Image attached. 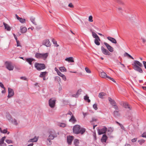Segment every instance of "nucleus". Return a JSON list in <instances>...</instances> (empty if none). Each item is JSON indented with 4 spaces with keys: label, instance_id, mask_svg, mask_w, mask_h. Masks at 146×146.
I'll return each instance as SVG.
<instances>
[{
    "label": "nucleus",
    "instance_id": "f03ea898",
    "mask_svg": "<svg viewBox=\"0 0 146 146\" xmlns=\"http://www.w3.org/2000/svg\"><path fill=\"white\" fill-rule=\"evenodd\" d=\"M48 53H36L35 55V57L38 59L42 58L45 60L47 58L48 56Z\"/></svg>",
    "mask_w": 146,
    "mask_h": 146
},
{
    "label": "nucleus",
    "instance_id": "c756f323",
    "mask_svg": "<svg viewBox=\"0 0 146 146\" xmlns=\"http://www.w3.org/2000/svg\"><path fill=\"white\" fill-rule=\"evenodd\" d=\"M123 105L125 108H128L129 110L131 109V108L129 106V104L127 103H125Z\"/></svg>",
    "mask_w": 146,
    "mask_h": 146
},
{
    "label": "nucleus",
    "instance_id": "dca6fc26",
    "mask_svg": "<svg viewBox=\"0 0 146 146\" xmlns=\"http://www.w3.org/2000/svg\"><path fill=\"white\" fill-rule=\"evenodd\" d=\"M16 16L17 19L19 21L22 23H25V19H22L21 18L19 17L17 15H16Z\"/></svg>",
    "mask_w": 146,
    "mask_h": 146
},
{
    "label": "nucleus",
    "instance_id": "6ab92c4d",
    "mask_svg": "<svg viewBox=\"0 0 146 146\" xmlns=\"http://www.w3.org/2000/svg\"><path fill=\"white\" fill-rule=\"evenodd\" d=\"M107 138L108 137L105 134L103 135L101 139V141L102 142H106Z\"/></svg>",
    "mask_w": 146,
    "mask_h": 146
},
{
    "label": "nucleus",
    "instance_id": "a18cd8bd",
    "mask_svg": "<svg viewBox=\"0 0 146 146\" xmlns=\"http://www.w3.org/2000/svg\"><path fill=\"white\" fill-rule=\"evenodd\" d=\"M50 139H47V145H50L52 144L51 141H50Z\"/></svg>",
    "mask_w": 146,
    "mask_h": 146
},
{
    "label": "nucleus",
    "instance_id": "bb28decb",
    "mask_svg": "<svg viewBox=\"0 0 146 146\" xmlns=\"http://www.w3.org/2000/svg\"><path fill=\"white\" fill-rule=\"evenodd\" d=\"M34 59L33 58H28L26 59V60L28 62L30 65L32 64V62L34 60Z\"/></svg>",
    "mask_w": 146,
    "mask_h": 146
},
{
    "label": "nucleus",
    "instance_id": "864d4df0",
    "mask_svg": "<svg viewBox=\"0 0 146 146\" xmlns=\"http://www.w3.org/2000/svg\"><path fill=\"white\" fill-rule=\"evenodd\" d=\"M20 78L22 80H27V78H26L25 77H21Z\"/></svg>",
    "mask_w": 146,
    "mask_h": 146
},
{
    "label": "nucleus",
    "instance_id": "f704fd0d",
    "mask_svg": "<svg viewBox=\"0 0 146 146\" xmlns=\"http://www.w3.org/2000/svg\"><path fill=\"white\" fill-rule=\"evenodd\" d=\"M7 117L8 120L10 121H11L13 119L12 116L9 114H7Z\"/></svg>",
    "mask_w": 146,
    "mask_h": 146
},
{
    "label": "nucleus",
    "instance_id": "473e14b6",
    "mask_svg": "<svg viewBox=\"0 0 146 146\" xmlns=\"http://www.w3.org/2000/svg\"><path fill=\"white\" fill-rule=\"evenodd\" d=\"M55 80L59 84H60L61 82V79L59 77L56 76L55 78Z\"/></svg>",
    "mask_w": 146,
    "mask_h": 146
},
{
    "label": "nucleus",
    "instance_id": "49530a36",
    "mask_svg": "<svg viewBox=\"0 0 146 146\" xmlns=\"http://www.w3.org/2000/svg\"><path fill=\"white\" fill-rule=\"evenodd\" d=\"M93 108L96 110L98 109L97 105L96 104H94L93 105Z\"/></svg>",
    "mask_w": 146,
    "mask_h": 146
},
{
    "label": "nucleus",
    "instance_id": "9b49d317",
    "mask_svg": "<svg viewBox=\"0 0 146 146\" xmlns=\"http://www.w3.org/2000/svg\"><path fill=\"white\" fill-rule=\"evenodd\" d=\"M42 44L45 45L47 47L50 46L51 43L49 40L47 39L44 40L42 42Z\"/></svg>",
    "mask_w": 146,
    "mask_h": 146
},
{
    "label": "nucleus",
    "instance_id": "0e129e2a",
    "mask_svg": "<svg viewBox=\"0 0 146 146\" xmlns=\"http://www.w3.org/2000/svg\"><path fill=\"white\" fill-rule=\"evenodd\" d=\"M97 120V119H96L95 118H92V120L91 121V122H93V121H96Z\"/></svg>",
    "mask_w": 146,
    "mask_h": 146
},
{
    "label": "nucleus",
    "instance_id": "052dcab7",
    "mask_svg": "<svg viewBox=\"0 0 146 146\" xmlns=\"http://www.w3.org/2000/svg\"><path fill=\"white\" fill-rule=\"evenodd\" d=\"M143 62L145 68L146 69V62L143 61Z\"/></svg>",
    "mask_w": 146,
    "mask_h": 146
},
{
    "label": "nucleus",
    "instance_id": "39448f33",
    "mask_svg": "<svg viewBox=\"0 0 146 146\" xmlns=\"http://www.w3.org/2000/svg\"><path fill=\"white\" fill-rule=\"evenodd\" d=\"M56 99L54 98H50L48 100V104L51 108H54L55 106Z\"/></svg>",
    "mask_w": 146,
    "mask_h": 146
},
{
    "label": "nucleus",
    "instance_id": "4be33fe9",
    "mask_svg": "<svg viewBox=\"0 0 146 146\" xmlns=\"http://www.w3.org/2000/svg\"><path fill=\"white\" fill-rule=\"evenodd\" d=\"M108 100L109 101L110 104L112 105L113 106L116 104V103L115 101L113 100L111 98H108Z\"/></svg>",
    "mask_w": 146,
    "mask_h": 146
},
{
    "label": "nucleus",
    "instance_id": "ddd939ff",
    "mask_svg": "<svg viewBox=\"0 0 146 146\" xmlns=\"http://www.w3.org/2000/svg\"><path fill=\"white\" fill-rule=\"evenodd\" d=\"M49 134H51L53 135L54 137H57V135H58V132H56L54 130H51L49 131Z\"/></svg>",
    "mask_w": 146,
    "mask_h": 146
},
{
    "label": "nucleus",
    "instance_id": "ea45409f",
    "mask_svg": "<svg viewBox=\"0 0 146 146\" xmlns=\"http://www.w3.org/2000/svg\"><path fill=\"white\" fill-rule=\"evenodd\" d=\"M138 142L139 143V144L141 145L143 143H144L145 142V140L143 139H141L139 140L138 141Z\"/></svg>",
    "mask_w": 146,
    "mask_h": 146
},
{
    "label": "nucleus",
    "instance_id": "58836bf2",
    "mask_svg": "<svg viewBox=\"0 0 146 146\" xmlns=\"http://www.w3.org/2000/svg\"><path fill=\"white\" fill-rule=\"evenodd\" d=\"M52 42L55 45V46L56 47H58L59 46V45L57 44V41L55 40L54 39H53L52 40Z\"/></svg>",
    "mask_w": 146,
    "mask_h": 146
},
{
    "label": "nucleus",
    "instance_id": "423d86ee",
    "mask_svg": "<svg viewBox=\"0 0 146 146\" xmlns=\"http://www.w3.org/2000/svg\"><path fill=\"white\" fill-rule=\"evenodd\" d=\"M100 76L102 78H106L112 80L114 82H116L115 80L113 78H111L109 76H108L106 73L104 72H101L100 74Z\"/></svg>",
    "mask_w": 146,
    "mask_h": 146
},
{
    "label": "nucleus",
    "instance_id": "f3484780",
    "mask_svg": "<svg viewBox=\"0 0 146 146\" xmlns=\"http://www.w3.org/2000/svg\"><path fill=\"white\" fill-rule=\"evenodd\" d=\"M69 121L73 123H74L77 121L76 119L73 115H72L71 118L69 119Z\"/></svg>",
    "mask_w": 146,
    "mask_h": 146
},
{
    "label": "nucleus",
    "instance_id": "13d9d810",
    "mask_svg": "<svg viewBox=\"0 0 146 146\" xmlns=\"http://www.w3.org/2000/svg\"><path fill=\"white\" fill-rule=\"evenodd\" d=\"M4 141L3 139H0V145H1L2 143H4Z\"/></svg>",
    "mask_w": 146,
    "mask_h": 146
},
{
    "label": "nucleus",
    "instance_id": "79ce46f5",
    "mask_svg": "<svg viewBox=\"0 0 146 146\" xmlns=\"http://www.w3.org/2000/svg\"><path fill=\"white\" fill-rule=\"evenodd\" d=\"M54 137H54V136L52 135V134H50L48 136V139H50L51 140H52L54 139Z\"/></svg>",
    "mask_w": 146,
    "mask_h": 146
},
{
    "label": "nucleus",
    "instance_id": "9d476101",
    "mask_svg": "<svg viewBox=\"0 0 146 146\" xmlns=\"http://www.w3.org/2000/svg\"><path fill=\"white\" fill-rule=\"evenodd\" d=\"M104 44L109 51L111 52H112L113 51V48L108 44L106 42H104Z\"/></svg>",
    "mask_w": 146,
    "mask_h": 146
},
{
    "label": "nucleus",
    "instance_id": "20e7f679",
    "mask_svg": "<svg viewBox=\"0 0 146 146\" xmlns=\"http://www.w3.org/2000/svg\"><path fill=\"white\" fill-rule=\"evenodd\" d=\"M35 68L38 70L44 69L46 66L44 64L36 63L35 64Z\"/></svg>",
    "mask_w": 146,
    "mask_h": 146
},
{
    "label": "nucleus",
    "instance_id": "338daca9",
    "mask_svg": "<svg viewBox=\"0 0 146 146\" xmlns=\"http://www.w3.org/2000/svg\"><path fill=\"white\" fill-rule=\"evenodd\" d=\"M118 111H114V114L115 115H117Z\"/></svg>",
    "mask_w": 146,
    "mask_h": 146
},
{
    "label": "nucleus",
    "instance_id": "f8f14e48",
    "mask_svg": "<svg viewBox=\"0 0 146 146\" xmlns=\"http://www.w3.org/2000/svg\"><path fill=\"white\" fill-rule=\"evenodd\" d=\"M14 91L13 90L10 88H8V97L9 98L11 97L14 95Z\"/></svg>",
    "mask_w": 146,
    "mask_h": 146
},
{
    "label": "nucleus",
    "instance_id": "72a5a7b5",
    "mask_svg": "<svg viewBox=\"0 0 146 146\" xmlns=\"http://www.w3.org/2000/svg\"><path fill=\"white\" fill-rule=\"evenodd\" d=\"M31 21L35 25H36V23L35 21V18L33 17H31L30 18Z\"/></svg>",
    "mask_w": 146,
    "mask_h": 146
},
{
    "label": "nucleus",
    "instance_id": "603ef678",
    "mask_svg": "<svg viewBox=\"0 0 146 146\" xmlns=\"http://www.w3.org/2000/svg\"><path fill=\"white\" fill-rule=\"evenodd\" d=\"M68 7H71V8H73L74 7L72 3H70L68 5Z\"/></svg>",
    "mask_w": 146,
    "mask_h": 146
},
{
    "label": "nucleus",
    "instance_id": "69168bd1",
    "mask_svg": "<svg viewBox=\"0 0 146 146\" xmlns=\"http://www.w3.org/2000/svg\"><path fill=\"white\" fill-rule=\"evenodd\" d=\"M119 125L121 127V128L123 129H124V128L123 126L121 124H119Z\"/></svg>",
    "mask_w": 146,
    "mask_h": 146
},
{
    "label": "nucleus",
    "instance_id": "c85d7f7f",
    "mask_svg": "<svg viewBox=\"0 0 146 146\" xmlns=\"http://www.w3.org/2000/svg\"><path fill=\"white\" fill-rule=\"evenodd\" d=\"M0 131L1 133H7L8 134H9V132H8L7 129H4L3 130H2L1 128L0 127Z\"/></svg>",
    "mask_w": 146,
    "mask_h": 146
},
{
    "label": "nucleus",
    "instance_id": "393cba45",
    "mask_svg": "<svg viewBox=\"0 0 146 146\" xmlns=\"http://www.w3.org/2000/svg\"><path fill=\"white\" fill-rule=\"evenodd\" d=\"M106 95V94L104 92H101L99 93L98 97L101 98H103Z\"/></svg>",
    "mask_w": 146,
    "mask_h": 146
},
{
    "label": "nucleus",
    "instance_id": "f257e3e1",
    "mask_svg": "<svg viewBox=\"0 0 146 146\" xmlns=\"http://www.w3.org/2000/svg\"><path fill=\"white\" fill-rule=\"evenodd\" d=\"M133 66V68L135 70L138 71L140 73L143 72L142 69L140 68L142 66V64L137 60H134L133 63L132 64Z\"/></svg>",
    "mask_w": 146,
    "mask_h": 146
},
{
    "label": "nucleus",
    "instance_id": "bf43d9fd",
    "mask_svg": "<svg viewBox=\"0 0 146 146\" xmlns=\"http://www.w3.org/2000/svg\"><path fill=\"white\" fill-rule=\"evenodd\" d=\"M113 106V108H115V109L116 110H118V108L117 107V106H116V104H115Z\"/></svg>",
    "mask_w": 146,
    "mask_h": 146
},
{
    "label": "nucleus",
    "instance_id": "c9c22d12",
    "mask_svg": "<svg viewBox=\"0 0 146 146\" xmlns=\"http://www.w3.org/2000/svg\"><path fill=\"white\" fill-rule=\"evenodd\" d=\"M59 70L62 72H65L66 71V69L64 67H60Z\"/></svg>",
    "mask_w": 146,
    "mask_h": 146
},
{
    "label": "nucleus",
    "instance_id": "e433bc0d",
    "mask_svg": "<svg viewBox=\"0 0 146 146\" xmlns=\"http://www.w3.org/2000/svg\"><path fill=\"white\" fill-rule=\"evenodd\" d=\"M58 125L60 127H64L66 126V124L64 123H59L58 124Z\"/></svg>",
    "mask_w": 146,
    "mask_h": 146
},
{
    "label": "nucleus",
    "instance_id": "4c0bfd02",
    "mask_svg": "<svg viewBox=\"0 0 146 146\" xmlns=\"http://www.w3.org/2000/svg\"><path fill=\"white\" fill-rule=\"evenodd\" d=\"M124 56H127L132 59H134L130 55H129V54H128L127 52H125L124 54Z\"/></svg>",
    "mask_w": 146,
    "mask_h": 146
},
{
    "label": "nucleus",
    "instance_id": "0eeeda50",
    "mask_svg": "<svg viewBox=\"0 0 146 146\" xmlns=\"http://www.w3.org/2000/svg\"><path fill=\"white\" fill-rule=\"evenodd\" d=\"M6 68L9 70H12L14 69V66L12 65L11 62H6L5 63Z\"/></svg>",
    "mask_w": 146,
    "mask_h": 146
},
{
    "label": "nucleus",
    "instance_id": "09e8293b",
    "mask_svg": "<svg viewBox=\"0 0 146 146\" xmlns=\"http://www.w3.org/2000/svg\"><path fill=\"white\" fill-rule=\"evenodd\" d=\"M6 142L8 143H12V141L11 140L7 139L6 140Z\"/></svg>",
    "mask_w": 146,
    "mask_h": 146
},
{
    "label": "nucleus",
    "instance_id": "8fccbe9b",
    "mask_svg": "<svg viewBox=\"0 0 146 146\" xmlns=\"http://www.w3.org/2000/svg\"><path fill=\"white\" fill-rule=\"evenodd\" d=\"M63 80H64V81H66V76L64 75L62 77Z\"/></svg>",
    "mask_w": 146,
    "mask_h": 146
},
{
    "label": "nucleus",
    "instance_id": "5701e85b",
    "mask_svg": "<svg viewBox=\"0 0 146 146\" xmlns=\"http://www.w3.org/2000/svg\"><path fill=\"white\" fill-rule=\"evenodd\" d=\"M65 60L69 62H74V60L72 57H69L66 58Z\"/></svg>",
    "mask_w": 146,
    "mask_h": 146
},
{
    "label": "nucleus",
    "instance_id": "7ed1b4c3",
    "mask_svg": "<svg viewBox=\"0 0 146 146\" xmlns=\"http://www.w3.org/2000/svg\"><path fill=\"white\" fill-rule=\"evenodd\" d=\"M73 130L74 133L78 134L81 133L82 134V130L81 129L80 126L78 125H76L74 126L73 127Z\"/></svg>",
    "mask_w": 146,
    "mask_h": 146
},
{
    "label": "nucleus",
    "instance_id": "c03bdc74",
    "mask_svg": "<svg viewBox=\"0 0 146 146\" xmlns=\"http://www.w3.org/2000/svg\"><path fill=\"white\" fill-rule=\"evenodd\" d=\"M85 70L87 73H91V71L87 67H86L85 68Z\"/></svg>",
    "mask_w": 146,
    "mask_h": 146
},
{
    "label": "nucleus",
    "instance_id": "b1692460",
    "mask_svg": "<svg viewBox=\"0 0 146 146\" xmlns=\"http://www.w3.org/2000/svg\"><path fill=\"white\" fill-rule=\"evenodd\" d=\"M38 138L36 137H35L34 138L29 139L28 141V142H36L38 141Z\"/></svg>",
    "mask_w": 146,
    "mask_h": 146
},
{
    "label": "nucleus",
    "instance_id": "5fc2aeb1",
    "mask_svg": "<svg viewBox=\"0 0 146 146\" xmlns=\"http://www.w3.org/2000/svg\"><path fill=\"white\" fill-rule=\"evenodd\" d=\"M0 86L1 88H3L4 89H5V88L4 87L3 84L1 82H0Z\"/></svg>",
    "mask_w": 146,
    "mask_h": 146
},
{
    "label": "nucleus",
    "instance_id": "a878e982",
    "mask_svg": "<svg viewBox=\"0 0 146 146\" xmlns=\"http://www.w3.org/2000/svg\"><path fill=\"white\" fill-rule=\"evenodd\" d=\"M47 74V72H41L40 73L39 77H46Z\"/></svg>",
    "mask_w": 146,
    "mask_h": 146
},
{
    "label": "nucleus",
    "instance_id": "2eb2a0df",
    "mask_svg": "<svg viewBox=\"0 0 146 146\" xmlns=\"http://www.w3.org/2000/svg\"><path fill=\"white\" fill-rule=\"evenodd\" d=\"M107 38L108 40L110 41L111 42L115 44L117 43L116 40L114 38L110 36H108L107 37Z\"/></svg>",
    "mask_w": 146,
    "mask_h": 146
},
{
    "label": "nucleus",
    "instance_id": "2f4dec72",
    "mask_svg": "<svg viewBox=\"0 0 146 146\" xmlns=\"http://www.w3.org/2000/svg\"><path fill=\"white\" fill-rule=\"evenodd\" d=\"M11 122L14 124L17 125L18 124L17 120L15 119H13L11 121Z\"/></svg>",
    "mask_w": 146,
    "mask_h": 146
},
{
    "label": "nucleus",
    "instance_id": "774afa93",
    "mask_svg": "<svg viewBox=\"0 0 146 146\" xmlns=\"http://www.w3.org/2000/svg\"><path fill=\"white\" fill-rule=\"evenodd\" d=\"M6 143H2L1 146H6Z\"/></svg>",
    "mask_w": 146,
    "mask_h": 146
},
{
    "label": "nucleus",
    "instance_id": "6e6d98bb",
    "mask_svg": "<svg viewBox=\"0 0 146 146\" xmlns=\"http://www.w3.org/2000/svg\"><path fill=\"white\" fill-rule=\"evenodd\" d=\"M83 114L84 117H85L88 114V112L84 113Z\"/></svg>",
    "mask_w": 146,
    "mask_h": 146
},
{
    "label": "nucleus",
    "instance_id": "cd10ccee",
    "mask_svg": "<svg viewBox=\"0 0 146 146\" xmlns=\"http://www.w3.org/2000/svg\"><path fill=\"white\" fill-rule=\"evenodd\" d=\"M84 100L86 101V102H87L88 103H90V100L89 99V97L88 96V95H86L84 97Z\"/></svg>",
    "mask_w": 146,
    "mask_h": 146
},
{
    "label": "nucleus",
    "instance_id": "37998d69",
    "mask_svg": "<svg viewBox=\"0 0 146 146\" xmlns=\"http://www.w3.org/2000/svg\"><path fill=\"white\" fill-rule=\"evenodd\" d=\"M88 21L90 22H93V17L92 15H90L89 16L88 18Z\"/></svg>",
    "mask_w": 146,
    "mask_h": 146
},
{
    "label": "nucleus",
    "instance_id": "a211bd4d",
    "mask_svg": "<svg viewBox=\"0 0 146 146\" xmlns=\"http://www.w3.org/2000/svg\"><path fill=\"white\" fill-rule=\"evenodd\" d=\"M21 32L22 33H25L27 31V28L25 27L21 26L20 27Z\"/></svg>",
    "mask_w": 146,
    "mask_h": 146
},
{
    "label": "nucleus",
    "instance_id": "4468645a",
    "mask_svg": "<svg viewBox=\"0 0 146 146\" xmlns=\"http://www.w3.org/2000/svg\"><path fill=\"white\" fill-rule=\"evenodd\" d=\"M74 139V137L73 136H69L67 137V141L69 144L70 145Z\"/></svg>",
    "mask_w": 146,
    "mask_h": 146
},
{
    "label": "nucleus",
    "instance_id": "de8ad7c7",
    "mask_svg": "<svg viewBox=\"0 0 146 146\" xmlns=\"http://www.w3.org/2000/svg\"><path fill=\"white\" fill-rule=\"evenodd\" d=\"M82 90L81 89H79L77 91L76 94L78 95V96L81 94Z\"/></svg>",
    "mask_w": 146,
    "mask_h": 146
},
{
    "label": "nucleus",
    "instance_id": "7c9ffc66",
    "mask_svg": "<svg viewBox=\"0 0 146 146\" xmlns=\"http://www.w3.org/2000/svg\"><path fill=\"white\" fill-rule=\"evenodd\" d=\"M74 143L75 146H78L79 143V140L76 139H74Z\"/></svg>",
    "mask_w": 146,
    "mask_h": 146
},
{
    "label": "nucleus",
    "instance_id": "aec40b11",
    "mask_svg": "<svg viewBox=\"0 0 146 146\" xmlns=\"http://www.w3.org/2000/svg\"><path fill=\"white\" fill-rule=\"evenodd\" d=\"M100 40L99 37L95 38L94 40V42L95 44L97 45H99L100 44Z\"/></svg>",
    "mask_w": 146,
    "mask_h": 146
},
{
    "label": "nucleus",
    "instance_id": "6e6552de",
    "mask_svg": "<svg viewBox=\"0 0 146 146\" xmlns=\"http://www.w3.org/2000/svg\"><path fill=\"white\" fill-rule=\"evenodd\" d=\"M107 130V128L106 127H104L102 128L98 129V133L99 135L105 133Z\"/></svg>",
    "mask_w": 146,
    "mask_h": 146
},
{
    "label": "nucleus",
    "instance_id": "1a4fd4ad",
    "mask_svg": "<svg viewBox=\"0 0 146 146\" xmlns=\"http://www.w3.org/2000/svg\"><path fill=\"white\" fill-rule=\"evenodd\" d=\"M101 50L102 52L104 54L108 56L111 55V54L109 52V51L105 49L103 47H101Z\"/></svg>",
    "mask_w": 146,
    "mask_h": 146
},
{
    "label": "nucleus",
    "instance_id": "4d7b16f0",
    "mask_svg": "<svg viewBox=\"0 0 146 146\" xmlns=\"http://www.w3.org/2000/svg\"><path fill=\"white\" fill-rule=\"evenodd\" d=\"M137 139V138H133V139L131 140V141L133 143L135 142L136 141Z\"/></svg>",
    "mask_w": 146,
    "mask_h": 146
},
{
    "label": "nucleus",
    "instance_id": "3c124183",
    "mask_svg": "<svg viewBox=\"0 0 146 146\" xmlns=\"http://www.w3.org/2000/svg\"><path fill=\"white\" fill-rule=\"evenodd\" d=\"M141 137H143L146 138V132L144 133L142 135Z\"/></svg>",
    "mask_w": 146,
    "mask_h": 146
},
{
    "label": "nucleus",
    "instance_id": "412c9836",
    "mask_svg": "<svg viewBox=\"0 0 146 146\" xmlns=\"http://www.w3.org/2000/svg\"><path fill=\"white\" fill-rule=\"evenodd\" d=\"M3 25L4 26L5 29H6L7 31H10L11 30V28L7 24L5 23H3Z\"/></svg>",
    "mask_w": 146,
    "mask_h": 146
},
{
    "label": "nucleus",
    "instance_id": "e2e57ef3",
    "mask_svg": "<svg viewBox=\"0 0 146 146\" xmlns=\"http://www.w3.org/2000/svg\"><path fill=\"white\" fill-rule=\"evenodd\" d=\"M78 95L77 94H74L73 95H72V97H78Z\"/></svg>",
    "mask_w": 146,
    "mask_h": 146
},
{
    "label": "nucleus",
    "instance_id": "680f3d73",
    "mask_svg": "<svg viewBox=\"0 0 146 146\" xmlns=\"http://www.w3.org/2000/svg\"><path fill=\"white\" fill-rule=\"evenodd\" d=\"M17 46H21L20 45V43L19 41L18 40H17Z\"/></svg>",
    "mask_w": 146,
    "mask_h": 146
},
{
    "label": "nucleus",
    "instance_id": "a19ab883",
    "mask_svg": "<svg viewBox=\"0 0 146 146\" xmlns=\"http://www.w3.org/2000/svg\"><path fill=\"white\" fill-rule=\"evenodd\" d=\"M92 35L93 37L95 38L99 37L95 33L93 32H92Z\"/></svg>",
    "mask_w": 146,
    "mask_h": 146
}]
</instances>
